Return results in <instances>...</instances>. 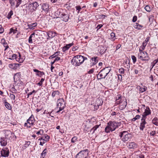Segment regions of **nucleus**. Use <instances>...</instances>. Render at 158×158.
Here are the masks:
<instances>
[{
  "label": "nucleus",
  "instance_id": "f257e3e1",
  "mask_svg": "<svg viewBox=\"0 0 158 158\" xmlns=\"http://www.w3.org/2000/svg\"><path fill=\"white\" fill-rule=\"evenodd\" d=\"M87 60L86 57L81 55H77L73 57L71 61V64L75 66H79L83 64L85 60Z\"/></svg>",
  "mask_w": 158,
  "mask_h": 158
},
{
  "label": "nucleus",
  "instance_id": "f03ea898",
  "mask_svg": "<svg viewBox=\"0 0 158 158\" xmlns=\"http://www.w3.org/2000/svg\"><path fill=\"white\" fill-rule=\"evenodd\" d=\"M121 124L120 122H110L108 123V126L105 128V131L107 133H109L110 131H114Z\"/></svg>",
  "mask_w": 158,
  "mask_h": 158
},
{
  "label": "nucleus",
  "instance_id": "7ed1b4c3",
  "mask_svg": "<svg viewBox=\"0 0 158 158\" xmlns=\"http://www.w3.org/2000/svg\"><path fill=\"white\" fill-rule=\"evenodd\" d=\"M111 70L110 67H106L98 73L97 78L98 79H104Z\"/></svg>",
  "mask_w": 158,
  "mask_h": 158
},
{
  "label": "nucleus",
  "instance_id": "20e7f679",
  "mask_svg": "<svg viewBox=\"0 0 158 158\" xmlns=\"http://www.w3.org/2000/svg\"><path fill=\"white\" fill-rule=\"evenodd\" d=\"M138 58L142 61H148L150 59L148 53L146 52L139 51Z\"/></svg>",
  "mask_w": 158,
  "mask_h": 158
},
{
  "label": "nucleus",
  "instance_id": "39448f33",
  "mask_svg": "<svg viewBox=\"0 0 158 158\" xmlns=\"http://www.w3.org/2000/svg\"><path fill=\"white\" fill-rule=\"evenodd\" d=\"M89 151L88 149L82 150L76 155V158H89L88 157Z\"/></svg>",
  "mask_w": 158,
  "mask_h": 158
},
{
  "label": "nucleus",
  "instance_id": "423d86ee",
  "mask_svg": "<svg viewBox=\"0 0 158 158\" xmlns=\"http://www.w3.org/2000/svg\"><path fill=\"white\" fill-rule=\"evenodd\" d=\"M35 120L34 118V116L32 115L28 119L27 121V123H24V127H30L31 126L34 124L35 122Z\"/></svg>",
  "mask_w": 158,
  "mask_h": 158
},
{
  "label": "nucleus",
  "instance_id": "0eeeda50",
  "mask_svg": "<svg viewBox=\"0 0 158 158\" xmlns=\"http://www.w3.org/2000/svg\"><path fill=\"white\" fill-rule=\"evenodd\" d=\"M130 135H131L128 133L127 131H124L120 133L119 136L121 138H122L123 136L122 140L124 142H125L129 139Z\"/></svg>",
  "mask_w": 158,
  "mask_h": 158
},
{
  "label": "nucleus",
  "instance_id": "6e6552de",
  "mask_svg": "<svg viewBox=\"0 0 158 158\" xmlns=\"http://www.w3.org/2000/svg\"><path fill=\"white\" fill-rule=\"evenodd\" d=\"M59 100L57 104V106L59 107V110L57 111V113H59L60 111L63 110L65 106V102H64V99H58Z\"/></svg>",
  "mask_w": 158,
  "mask_h": 158
},
{
  "label": "nucleus",
  "instance_id": "1a4fd4ad",
  "mask_svg": "<svg viewBox=\"0 0 158 158\" xmlns=\"http://www.w3.org/2000/svg\"><path fill=\"white\" fill-rule=\"evenodd\" d=\"M5 137L8 140H11L14 137H16L14 134L10 130H6L5 131Z\"/></svg>",
  "mask_w": 158,
  "mask_h": 158
},
{
  "label": "nucleus",
  "instance_id": "9d476101",
  "mask_svg": "<svg viewBox=\"0 0 158 158\" xmlns=\"http://www.w3.org/2000/svg\"><path fill=\"white\" fill-rule=\"evenodd\" d=\"M124 101H122L121 99H116V103L120 104L119 109L121 110H123L127 105L126 99Z\"/></svg>",
  "mask_w": 158,
  "mask_h": 158
},
{
  "label": "nucleus",
  "instance_id": "9b49d317",
  "mask_svg": "<svg viewBox=\"0 0 158 158\" xmlns=\"http://www.w3.org/2000/svg\"><path fill=\"white\" fill-rule=\"evenodd\" d=\"M9 150L7 148H5L1 151V154L2 156L4 157H8L9 155Z\"/></svg>",
  "mask_w": 158,
  "mask_h": 158
},
{
  "label": "nucleus",
  "instance_id": "f8f14e48",
  "mask_svg": "<svg viewBox=\"0 0 158 158\" xmlns=\"http://www.w3.org/2000/svg\"><path fill=\"white\" fill-rule=\"evenodd\" d=\"M69 15L66 11H64L60 18L61 19L65 22L68 21L69 18Z\"/></svg>",
  "mask_w": 158,
  "mask_h": 158
},
{
  "label": "nucleus",
  "instance_id": "ddd939ff",
  "mask_svg": "<svg viewBox=\"0 0 158 158\" xmlns=\"http://www.w3.org/2000/svg\"><path fill=\"white\" fill-rule=\"evenodd\" d=\"M141 85H138L137 88L138 89L140 93H143L146 91L147 88L145 85H143L142 83L141 84Z\"/></svg>",
  "mask_w": 158,
  "mask_h": 158
},
{
  "label": "nucleus",
  "instance_id": "4468645a",
  "mask_svg": "<svg viewBox=\"0 0 158 158\" xmlns=\"http://www.w3.org/2000/svg\"><path fill=\"white\" fill-rule=\"evenodd\" d=\"M127 147L129 149H134L137 147L136 143L133 142H130L128 143Z\"/></svg>",
  "mask_w": 158,
  "mask_h": 158
},
{
  "label": "nucleus",
  "instance_id": "2eb2a0df",
  "mask_svg": "<svg viewBox=\"0 0 158 158\" xmlns=\"http://www.w3.org/2000/svg\"><path fill=\"white\" fill-rule=\"evenodd\" d=\"M73 44H74L73 42L69 44H66L65 46H64L62 48V52H65L66 51L68 50L73 45Z\"/></svg>",
  "mask_w": 158,
  "mask_h": 158
},
{
  "label": "nucleus",
  "instance_id": "dca6fc26",
  "mask_svg": "<svg viewBox=\"0 0 158 158\" xmlns=\"http://www.w3.org/2000/svg\"><path fill=\"white\" fill-rule=\"evenodd\" d=\"M8 139L5 137H1L0 141L1 145L3 146H6L7 144Z\"/></svg>",
  "mask_w": 158,
  "mask_h": 158
},
{
  "label": "nucleus",
  "instance_id": "f3484780",
  "mask_svg": "<svg viewBox=\"0 0 158 158\" xmlns=\"http://www.w3.org/2000/svg\"><path fill=\"white\" fill-rule=\"evenodd\" d=\"M98 57L96 56L92 57L90 60L91 66H93L95 65L98 62V60H97Z\"/></svg>",
  "mask_w": 158,
  "mask_h": 158
},
{
  "label": "nucleus",
  "instance_id": "a211bd4d",
  "mask_svg": "<svg viewBox=\"0 0 158 158\" xmlns=\"http://www.w3.org/2000/svg\"><path fill=\"white\" fill-rule=\"evenodd\" d=\"M64 10L61 9H59L55 12V15L56 16L59 17L60 18Z\"/></svg>",
  "mask_w": 158,
  "mask_h": 158
},
{
  "label": "nucleus",
  "instance_id": "6ab92c4d",
  "mask_svg": "<svg viewBox=\"0 0 158 158\" xmlns=\"http://www.w3.org/2000/svg\"><path fill=\"white\" fill-rule=\"evenodd\" d=\"M33 70L34 72L36 73V75L40 77H42L43 75H44L45 74L44 72L40 71L37 69H34Z\"/></svg>",
  "mask_w": 158,
  "mask_h": 158
},
{
  "label": "nucleus",
  "instance_id": "aec40b11",
  "mask_svg": "<svg viewBox=\"0 0 158 158\" xmlns=\"http://www.w3.org/2000/svg\"><path fill=\"white\" fill-rule=\"evenodd\" d=\"M41 8L44 11L47 13L49 10V5L47 4L44 3L42 6Z\"/></svg>",
  "mask_w": 158,
  "mask_h": 158
},
{
  "label": "nucleus",
  "instance_id": "412c9836",
  "mask_svg": "<svg viewBox=\"0 0 158 158\" xmlns=\"http://www.w3.org/2000/svg\"><path fill=\"white\" fill-rule=\"evenodd\" d=\"M31 4L33 6V10H35L37 9V8L39 6V4L38 2H37L35 1L34 2H33L32 4H29L28 5V6H27V7H29L30 5Z\"/></svg>",
  "mask_w": 158,
  "mask_h": 158
},
{
  "label": "nucleus",
  "instance_id": "4be33fe9",
  "mask_svg": "<svg viewBox=\"0 0 158 158\" xmlns=\"http://www.w3.org/2000/svg\"><path fill=\"white\" fill-rule=\"evenodd\" d=\"M134 28L137 30H141L143 29V26L139 24L138 23H136L134 24Z\"/></svg>",
  "mask_w": 158,
  "mask_h": 158
},
{
  "label": "nucleus",
  "instance_id": "5701e85b",
  "mask_svg": "<svg viewBox=\"0 0 158 158\" xmlns=\"http://www.w3.org/2000/svg\"><path fill=\"white\" fill-rule=\"evenodd\" d=\"M19 56H17L16 60L20 63H22L24 61V59L22 57L21 55L19 52Z\"/></svg>",
  "mask_w": 158,
  "mask_h": 158
},
{
  "label": "nucleus",
  "instance_id": "b1692460",
  "mask_svg": "<svg viewBox=\"0 0 158 158\" xmlns=\"http://www.w3.org/2000/svg\"><path fill=\"white\" fill-rule=\"evenodd\" d=\"M1 42L3 44L4 47H5L4 50H6L9 48V46L7 43L6 42L5 39H2L1 40Z\"/></svg>",
  "mask_w": 158,
  "mask_h": 158
},
{
  "label": "nucleus",
  "instance_id": "393cba45",
  "mask_svg": "<svg viewBox=\"0 0 158 158\" xmlns=\"http://www.w3.org/2000/svg\"><path fill=\"white\" fill-rule=\"evenodd\" d=\"M130 60H126L125 62L124 63V66L125 68L128 69L130 67Z\"/></svg>",
  "mask_w": 158,
  "mask_h": 158
},
{
  "label": "nucleus",
  "instance_id": "a878e982",
  "mask_svg": "<svg viewBox=\"0 0 158 158\" xmlns=\"http://www.w3.org/2000/svg\"><path fill=\"white\" fill-rule=\"evenodd\" d=\"M100 124L95 125L94 127H93V128H92L91 129V130L90 131V132H91L92 134L94 133L95 131L97 130V129L99 127V126H100Z\"/></svg>",
  "mask_w": 158,
  "mask_h": 158
},
{
  "label": "nucleus",
  "instance_id": "bb28decb",
  "mask_svg": "<svg viewBox=\"0 0 158 158\" xmlns=\"http://www.w3.org/2000/svg\"><path fill=\"white\" fill-rule=\"evenodd\" d=\"M55 33L52 31H49L47 33L48 35L49 38H52L55 35Z\"/></svg>",
  "mask_w": 158,
  "mask_h": 158
},
{
  "label": "nucleus",
  "instance_id": "cd10ccee",
  "mask_svg": "<svg viewBox=\"0 0 158 158\" xmlns=\"http://www.w3.org/2000/svg\"><path fill=\"white\" fill-rule=\"evenodd\" d=\"M147 45V44L146 43L143 42L142 43V45L140 46L139 48V51H143L145 49Z\"/></svg>",
  "mask_w": 158,
  "mask_h": 158
},
{
  "label": "nucleus",
  "instance_id": "c85d7f7f",
  "mask_svg": "<svg viewBox=\"0 0 158 158\" xmlns=\"http://www.w3.org/2000/svg\"><path fill=\"white\" fill-rule=\"evenodd\" d=\"M95 102L96 106H99L102 105L103 102L102 99H96Z\"/></svg>",
  "mask_w": 158,
  "mask_h": 158
},
{
  "label": "nucleus",
  "instance_id": "c756f323",
  "mask_svg": "<svg viewBox=\"0 0 158 158\" xmlns=\"http://www.w3.org/2000/svg\"><path fill=\"white\" fill-rule=\"evenodd\" d=\"M47 149L46 148H45L41 154L40 158H44L47 154Z\"/></svg>",
  "mask_w": 158,
  "mask_h": 158
},
{
  "label": "nucleus",
  "instance_id": "7c9ffc66",
  "mask_svg": "<svg viewBox=\"0 0 158 158\" xmlns=\"http://www.w3.org/2000/svg\"><path fill=\"white\" fill-rule=\"evenodd\" d=\"M151 113V112L148 106H147L146 107V109L145 110L143 114L148 115L149 114H150Z\"/></svg>",
  "mask_w": 158,
  "mask_h": 158
},
{
  "label": "nucleus",
  "instance_id": "2f4dec72",
  "mask_svg": "<svg viewBox=\"0 0 158 158\" xmlns=\"http://www.w3.org/2000/svg\"><path fill=\"white\" fill-rule=\"evenodd\" d=\"M21 77V73L20 72L17 73L15 74L14 78L16 79L20 80Z\"/></svg>",
  "mask_w": 158,
  "mask_h": 158
},
{
  "label": "nucleus",
  "instance_id": "473e14b6",
  "mask_svg": "<svg viewBox=\"0 0 158 158\" xmlns=\"http://www.w3.org/2000/svg\"><path fill=\"white\" fill-rule=\"evenodd\" d=\"M17 32V28H16L15 29H14L13 28H11L10 29V31L9 33V34H11V33L14 34Z\"/></svg>",
  "mask_w": 158,
  "mask_h": 158
},
{
  "label": "nucleus",
  "instance_id": "72a5a7b5",
  "mask_svg": "<svg viewBox=\"0 0 158 158\" xmlns=\"http://www.w3.org/2000/svg\"><path fill=\"white\" fill-rule=\"evenodd\" d=\"M144 9L147 11L148 12H151L152 10V8L149 5H146L144 7Z\"/></svg>",
  "mask_w": 158,
  "mask_h": 158
},
{
  "label": "nucleus",
  "instance_id": "f704fd0d",
  "mask_svg": "<svg viewBox=\"0 0 158 158\" xmlns=\"http://www.w3.org/2000/svg\"><path fill=\"white\" fill-rule=\"evenodd\" d=\"M110 38L111 39V40L113 41H114L116 39V38H115V33L114 32H111L110 33Z\"/></svg>",
  "mask_w": 158,
  "mask_h": 158
},
{
  "label": "nucleus",
  "instance_id": "c9c22d12",
  "mask_svg": "<svg viewBox=\"0 0 158 158\" xmlns=\"http://www.w3.org/2000/svg\"><path fill=\"white\" fill-rule=\"evenodd\" d=\"M35 33H33L31 34L29 37L28 39V42L29 43H33L32 38L33 36H35Z\"/></svg>",
  "mask_w": 158,
  "mask_h": 158
},
{
  "label": "nucleus",
  "instance_id": "e433bc0d",
  "mask_svg": "<svg viewBox=\"0 0 158 158\" xmlns=\"http://www.w3.org/2000/svg\"><path fill=\"white\" fill-rule=\"evenodd\" d=\"M158 62V58L157 59L155 60L154 61L151 63V67L152 69L155 65V64Z\"/></svg>",
  "mask_w": 158,
  "mask_h": 158
},
{
  "label": "nucleus",
  "instance_id": "4c0bfd02",
  "mask_svg": "<svg viewBox=\"0 0 158 158\" xmlns=\"http://www.w3.org/2000/svg\"><path fill=\"white\" fill-rule=\"evenodd\" d=\"M16 2V4L15 5V7H18L19 5L21 3L22 0H15Z\"/></svg>",
  "mask_w": 158,
  "mask_h": 158
},
{
  "label": "nucleus",
  "instance_id": "58836bf2",
  "mask_svg": "<svg viewBox=\"0 0 158 158\" xmlns=\"http://www.w3.org/2000/svg\"><path fill=\"white\" fill-rule=\"evenodd\" d=\"M59 92L58 91H54L52 93V96L53 97H56L59 94Z\"/></svg>",
  "mask_w": 158,
  "mask_h": 158
},
{
  "label": "nucleus",
  "instance_id": "ea45409f",
  "mask_svg": "<svg viewBox=\"0 0 158 158\" xmlns=\"http://www.w3.org/2000/svg\"><path fill=\"white\" fill-rule=\"evenodd\" d=\"M100 48L101 50H100L99 52L101 54L104 53L106 51V49H105L104 48L103 46H100Z\"/></svg>",
  "mask_w": 158,
  "mask_h": 158
},
{
  "label": "nucleus",
  "instance_id": "a19ab883",
  "mask_svg": "<svg viewBox=\"0 0 158 158\" xmlns=\"http://www.w3.org/2000/svg\"><path fill=\"white\" fill-rule=\"evenodd\" d=\"M43 139H45L48 141L50 138V137L48 135L46 134H44L43 136Z\"/></svg>",
  "mask_w": 158,
  "mask_h": 158
},
{
  "label": "nucleus",
  "instance_id": "79ce46f5",
  "mask_svg": "<svg viewBox=\"0 0 158 158\" xmlns=\"http://www.w3.org/2000/svg\"><path fill=\"white\" fill-rule=\"evenodd\" d=\"M5 106L7 109L8 110H11V107L10 104L6 102H5Z\"/></svg>",
  "mask_w": 158,
  "mask_h": 158
},
{
  "label": "nucleus",
  "instance_id": "37998d69",
  "mask_svg": "<svg viewBox=\"0 0 158 158\" xmlns=\"http://www.w3.org/2000/svg\"><path fill=\"white\" fill-rule=\"evenodd\" d=\"M13 15V11L11 10L8 13L7 18L8 19H10L11 18V16Z\"/></svg>",
  "mask_w": 158,
  "mask_h": 158
},
{
  "label": "nucleus",
  "instance_id": "c03bdc74",
  "mask_svg": "<svg viewBox=\"0 0 158 158\" xmlns=\"http://www.w3.org/2000/svg\"><path fill=\"white\" fill-rule=\"evenodd\" d=\"M17 55L15 54H13L11 56H10V57L9 58V59L10 60H13L14 59H16Z\"/></svg>",
  "mask_w": 158,
  "mask_h": 158
},
{
  "label": "nucleus",
  "instance_id": "a18cd8bd",
  "mask_svg": "<svg viewBox=\"0 0 158 158\" xmlns=\"http://www.w3.org/2000/svg\"><path fill=\"white\" fill-rule=\"evenodd\" d=\"M131 58L132 60L133 63L135 64L137 60L136 57L134 55H132Z\"/></svg>",
  "mask_w": 158,
  "mask_h": 158
},
{
  "label": "nucleus",
  "instance_id": "49530a36",
  "mask_svg": "<svg viewBox=\"0 0 158 158\" xmlns=\"http://www.w3.org/2000/svg\"><path fill=\"white\" fill-rule=\"evenodd\" d=\"M45 80V78H42L40 81L37 84L38 85L40 86H41L43 84V82Z\"/></svg>",
  "mask_w": 158,
  "mask_h": 158
},
{
  "label": "nucleus",
  "instance_id": "de8ad7c7",
  "mask_svg": "<svg viewBox=\"0 0 158 158\" xmlns=\"http://www.w3.org/2000/svg\"><path fill=\"white\" fill-rule=\"evenodd\" d=\"M146 124H144V123H140V126H139V128H140V129L142 130V131H143L144 128L145 127V125Z\"/></svg>",
  "mask_w": 158,
  "mask_h": 158
},
{
  "label": "nucleus",
  "instance_id": "09e8293b",
  "mask_svg": "<svg viewBox=\"0 0 158 158\" xmlns=\"http://www.w3.org/2000/svg\"><path fill=\"white\" fill-rule=\"evenodd\" d=\"M11 6H13L15 5L14 0H8Z\"/></svg>",
  "mask_w": 158,
  "mask_h": 158
},
{
  "label": "nucleus",
  "instance_id": "8fccbe9b",
  "mask_svg": "<svg viewBox=\"0 0 158 158\" xmlns=\"http://www.w3.org/2000/svg\"><path fill=\"white\" fill-rule=\"evenodd\" d=\"M157 119L156 118H154L152 120V123L155 124V125L158 126V122L157 121H156V120Z\"/></svg>",
  "mask_w": 158,
  "mask_h": 158
},
{
  "label": "nucleus",
  "instance_id": "3c124183",
  "mask_svg": "<svg viewBox=\"0 0 158 158\" xmlns=\"http://www.w3.org/2000/svg\"><path fill=\"white\" fill-rule=\"evenodd\" d=\"M140 116L139 115H136L135 117L131 119L132 121H135L136 120L140 118Z\"/></svg>",
  "mask_w": 158,
  "mask_h": 158
},
{
  "label": "nucleus",
  "instance_id": "603ef678",
  "mask_svg": "<svg viewBox=\"0 0 158 158\" xmlns=\"http://www.w3.org/2000/svg\"><path fill=\"white\" fill-rule=\"evenodd\" d=\"M75 8L77 10V13H79L80 12L81 8L80 6H75Z\"/></svg>",
  "mask_w": 158,
  "mask_h": 158
},
{
  "label": "nucleus",
  "instance_id": "864d4df0",
  "mask_svg": "<svg viewBox=\"0 0 158 158\" xmlns=\"http://www.w3.org/2000/svg\"><path fill=\"white\" fill-rule=\"evenodd\" d=\"M77 139V137L76 136H74L73 138H72L71 140V142L72 143H74L75 142Z\"/></svg>",
  "mask_w": 158,
  "mask_h": 158
},
{
  "label": "nucleus",
  "instance_id": "5fc2aeb1",
  "mask_svg": "<svg viewBox=\"0 0 158 158\" xmlns=\"http://www.w3.org/2000/svg\"><path fill=\"white\" fill-rule=\"evenodd\" d=\"M119 73L121 74H123L124 73V68H120L118 70Z\"/></svg>",
  "mask_w": 158,
  "mask_h": 158
},
{
  "label": "nucleus",
  "instance_id": "6e6d98bb",
  "mask_svg": "<svg viewBox=\"0 0 158 158\" xmlns=\"http://www.w3.org/2000/svg\"><path fill=\"white\" fill-rule=\"evenodd\" d=\"M31 142L29 141L26 142L25 144L24 145V147L25 148H27L30 144Z\"/></svg>",
  "mask_w": 158,
  "mask_h": 158
},
{
  "label": "nucleus",
  "instance_id": "4d7b16f0",
  "mask_svg": "<svg viewBox=\"0 0 158 158\" xmlns=\"http://www.w3.org/2000/svg\"><path fill=\"white\" fill-rule=\"evenodd\" d=\"M37 25V23H31L30 24H28L27 26L28 27H35Z\"/></svg>",
  "mask_w": 158,
  "mask_h": 158
},
{
  "label": "nucleus",
  "instance_id": "13d9d810",
  "mask_svg": "<svg viewBox=\"0 0 158 158\" xmlns=\"http://www.w3.org/2000/svg\"><path fill=\"white\" fill-rule=\"evenodd\" d=\"M44 131L42 129H40L39 131L37 132L36 133L38 135L39 134L42 135L44 133Z\"/></svg>",
  "mask_w": 158,
  "mask_h": 158
},
{
  "label": "nucleus",
  "instance_id": "bf43d9fd",
  "mask_svg": "<svg viewBox=\"0 0 158 158\" xmlns=\"http://www.w3.org/2000/svg\"><path fill=\"white\" fill-rule=\"evenodd\" d=\"M150 38L149 36L147 37L145 40L143 42L147 44L148 42L150 39Z\"/></svg>",
  "mask_w": 158,
  "mask_h": 158
},
{
  "label": "nucleus",
  "instance_id": "052dcab7",
  "mask_svg": "<svg viewBox=\"0 0 158 158\" xmlns=\"http://www.w3.org/2000/svg\"><path fill=\"white\" fill-rule=\"evenodd\" d=\"M118 82L119 81L120 82L122 81V75L120 74H118Z\"/></svg>",
  "mask_w": 158,
  "mask_h": 158
},
{
  "label": "nucleus",
  "instance_id": "680f3d73",
  "mask_svg": "<svg viewBox=\"0 0 158 158\" xmlns=\"http://www.w3.org/2000/svg\"><path fill=\"white\" fill-rule=\"evenodd\" d=\"M4 31V29L1 25H0V34L2 33Z\"/></svg>",
  "mask_w": 158,
  "mask_h": 158
},
{
  "label": "nucleus",
  "instance_id": "e2e57ef3",
  "mask_svg": "<svg viewBox=\"0 0 158 158\" xmlns=\"http://www.w3.org/2000/svg\"><path fill=\"white\" fill-rule=\"evenodd\" d=\"M106 17V16L104 15H100L99 16V19H105Z\"/></svg>",
  "mask_w": 158,
  "mask_h": 158
},
{
  "label": "nucleus",
  "instance_id": "0e129e2a",
  "mask_svg": "<svg viewBox=\"0 0 158 158\" xmlns=\"http://www.w3.org/2000/svg\"><path fill=\"white\" fill-rule=\"evenodd\" d=\"M94 71V69L92 68L90 69L88 72V73L89 74H92L93 73Z\"/></svg>",
  "mask_w": 158,
  "mask_h": 158
},
{
  "label": "nucleus",
  "instance_id": "69168bd1",
  "mask_svg": "<svg viewBox=\"0 0 158 158\" xmlns=\"http://www.w3.org/2000/svg\"><path fill=\"white\" fill-rule=\"evenodd\" d=\"M137 16L136 15H135L133 16V18L132 21L133 22H135L137 21Z\"/></svg>",
  "mask_w": 158,
  "mask_h": 158
},
{
  "label": "nucleus",
  "instance_id": "338daca9",
  "mask_svg": "<svg viewBox=\"0 0 158 158\" xmlns=\"http://www.w3.org/2000/svg\"><path fill=\"white\" fill-rule=\"evenodd\" d=\"M102 26L103 25L101 24L98 25L96 27V28L97 29V31H98L99 29H100L102 27Z\"/></svg>",
  "mask_w": 158,
  "mask_h": 158
},
{
  "label": "nucleus",
  "instance_id": "774afa93",
  "mask_svg": "<svg viewBox=\"0 0 158 158\" xmlns=\"http://www.w3.org/2000/svg\"><path fill=\"white\" fill-rule=\"evenodd\" d=\"M57 56V54H54L53 55H51V56H50V57H49V58H54L56 57Z\"/></svg>",
  "mask_w": 158,
  "mask_h": 158
}]
</instances>
